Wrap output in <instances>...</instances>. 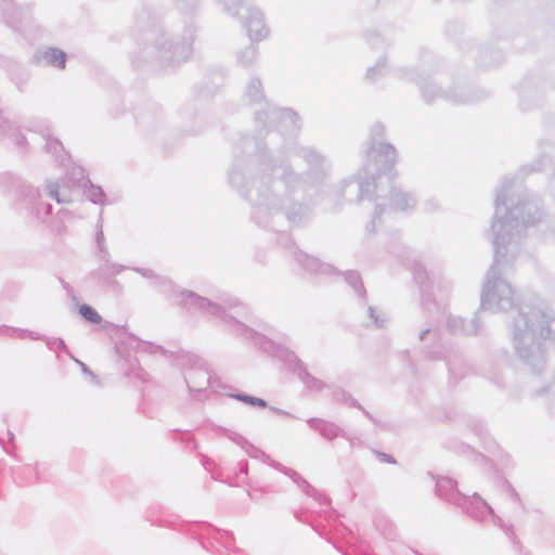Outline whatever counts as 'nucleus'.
<instances>
[{
    "label": "nucleus",
    "instance_id": "7ed1b4c3",
    "mask_svg": "<svg viewBox=\"0 0 555 555\" xmlns=\"http://www.w3.org/2000/svg\"><path fill=\"white\" fill-rule=\"evenodd\" d=\"M455 488V482L450 478H441L437 483L438 492L441 495H448V491Z\"/></svg>",
    "mask_w": 555,
    "mask_h": 555
},
{
    "label": "nucleus",
    "instance_id": "39448f33",
    "mask_svg": "<svg viewBox=\"0 0 555 555\" xmlns=\"http://www.w3.org/2000/svg\"><path fill=\"white\" fill-rule=\"evenodd\" d=\"M251 402H253L254 404H256V403H257V404H259V405H262V404H263V401H262V400H260V399H253V401H251Z\"/></svg>",
    "mask_w": 555,
    "mask_h": 555
},
{
    "label": "nucleus",
    "instance_id": "f03ea898",
    "mask_svg": "<svg viewBox=\"0 0 555 555\" xmlns=\"http://www.w3.org/2000/svg\"><path fill=\"white\" fill-rule=\"evenodd\" d=\"M80 314L87 320L92 323H100L101 317L98 314V312L88 305H81L79 308Z\"/></svg>",
    "mask_w": 555,
    "mask_h": 555
},
{
    "label": "nucleus",
    "instance_id": "20e7f679",
    "mask_svg": "<svg viewBox=\"0 0 555 555\" xmlns=\"http://www.w3.org/2000/svg\"><path fill=\"white\" fill-rule=\"evenodd\" d=\"M51 56V61L54 65L61 67V68H64L65 66V54L61 51H57V50H53L50 54Z\"/></svg>",
    "mask_w": 555,
    "mask_h": 555
},
{
    "label": "nucleus",
    "instance_id": "423d86ee",
    "mask_svg": "<svg viewBox=\"0 0 555 555\" xmlns=\"http://www.w3.org/2000/svg\"><path fill=\"white\" fill-rule=\"evenodd\" d=\"M52 196H53L56 201H59V198H57V194H56V193L52 194Z\"/></svg>",
    "mask_w": 555,
    "mask_h": 555
},
{
    "label": "nucleus",
    "instance_id": "f257e3e1",
    "mask_svg": "<svg viewBox=\"0 0 555 555\" xmlns=\"http://www.w3.org/2000/svg\"><path fill=\"white\" fill-rule=\"evenodd\" d=\"M466 508L474 517L478 518H485L492 513L488 504L479 496L469 499Z\"/></svg>",
    "mask_w": 555,
    "mask_h": 555
}]
</instances>
